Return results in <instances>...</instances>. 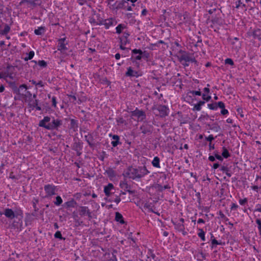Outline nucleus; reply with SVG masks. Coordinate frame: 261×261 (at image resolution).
Masks as SVG:
<instances>
[{
	"label": "nucleus",
	"mask_w": 261,
	"mask_h": 261,
	"mask_svg": "<svg viewBox=\"0 0 261 261\" xmlns=\"http://www.w3.org/2000/svg\"><path fill=\"white\" fill-rule=\"evenodd\" d=\"M149 173L150 172L147 169L146 166H140L138 168L129 167L124 172L123 175L125 177L137 179L144 177Z\"/></svg>",
	"instance_id": "1"
},
{
	"label": "nucleus",
	"mask_w": 261,
	"mask_h": 261,
	"mask_svg": "<svg viewBox=\"0 0 261 261\" xmlns=\"http://www.w3.org/2000/svg\"><path fill=\"white\" fill-rule=\"evenodd\" d=\"M40 127H44L47 130H58L62 125V120L55 118L53 116H44L39 122Z\"/></svg>",
	"instance_id": "2"
},
{
	"label": "nucleus",
	"mask_w": 261,
	"mask_h": 261,
	"mask_svg": "<svg viewBox=\"0 0 261 261\" xmlns=\"http://www.w3.org/2000/svg\"><path fill=\"white\" fill-rule=\"evenodd\" d=\"M68 41L66 39V37L59 38L57 40V50L60 52L63 57L67 55L66 51L68 50Z\"/></svg>",
	"instance_id": "3"
},
{
	"label": "nucleus",
	"mask_w": 261,
	"mask_h": 261,
	"mask_svg": "<svg viewBox=\"0 0 261 261\" xmlns=\"http://www.w3.org/2000/svg\"><path fill=\"white\" fill-rule=\"evenodd\" d=\"M44 190L45 194L44 198H50L57 194L58 187L53 184H48L44 185Z\"/></svg>",
	"instance_id": "4"
},
{
	"label": "nucleus",
	"mask_w": 261,
	"mask_h": 261,
	"mask_svg": "<svg viewBox=\"0 0 261 261\" xmlns=\"http://www.w3.org/2000/svg\"><path fill=\"white\" fill-rule=\"evenodd\" d=\"M0 215H4L7 218L13 219L18 216L22 217L23 212L21 210H18L14 212L12 209L6 208L4 209V212H0Z\"/></svg>",
	"instance_id": "5"
},
{
	"label": "nucleus",
	"mask_w": 261,
	"mask_h": 261,
	"mask_svg": "<svg viewBox=\"0 0 261 261\" xmlns=\"http://www.w3.org/2000/svg\"><path fill=\"white\" fill-rule=\"evenodd\" d=\"M130 114L132 118L138 122L144 121L146 117L145 112L137 108L134 111H131Z\"/></svg>",
	"instance_id": "6"
},
{
	"label": "nucleus",
	"mask_w": 261,
	"mask_h": 261,
	"mask_svg": "<svg viewBox=\"0 0 261 261\" xmlns=\"http://www.w3.org/2000/svg\"><path fill=\"white\" fill-rule=\"evenodd\" d=\"M36 95L34 94L33 98L27 100L28 106L32 110L36 109V110L40 111L41 110V108L38 105V100L36 99Z\"/></svg>",
	"instance_id": "7"
},
{
	"label": "nucleus",
	"mask_w": 261,
	"mask_h": 261,
	"mask_svg": "<svg viewBox=\"0 0 261 261\" xmlns=\"http://www.w3.org/2000/svg\"><path fill=\"white\" fill-rule=\"evenodd\" d=\"M79 212L81 216H87L88 217L89 220H91L92 218V212L89 209L88 206H80L79 207Z\"/></svg>",
	"instance_id": "8"
},
{
	"label": "nucleus",
	"mask_w": 261,
	"mask_h": 261,
	"mask_svg": "<svg viewBox=\"0 0 261 261\" xmlns=\"http://www.w3.org/2000/svg\"><path fill=\"white\" fill-rule=\"evenodd\" d=\"M14 69L12 66L8 65L5 72L3 73L0 72V79L9 77L10 79H13L14 75L11 71Z\"/></svg>",
	"instance_id": "9"
},
{
	"label": "nucleus",
	"mask_w": 261,
	"mask_h": 261,
	"mask_svg": "<svg viewBox=\"0 0 261 261\" xmlns=\"http://www.w3.org/2000/svg\"><path fill=\"white\" fill-rule=\"evenodd\" d=\"M140 129L143 135L151 134L152 130V126L147 123H144L140 127Z\"/></svg>",
	"instance_id": "10"
},
{
	"label": "nucleus",
	"mask_w": 261,
	"mask_h": 261,
	"mask_svg": "<svg viewBox=\"0 0 261 261\" xmlns=\"http://www.w3.org/2000/svg\"><path fill=\"white\" fill-rule=\"evenodd\" d=\"M126 4H127V3L124 0L116 1L112 6V9L119 10L121 9H125Z\"/></svg>",
	"instance_id": "11"
},
{
	"label": "nucleus",
	"mask_w": 261,
	"mask_h": 261,
	"mask_svg": "<svg viewBox=\"0 0 261 261\" xmlns=\"http://www.w3.org/2000/svg\"><path fill=\"white\" fill-rule=\"evenodd\" d=\"M125 75L129 77H138L142 75V74L138 71L134 70L131 67L127 68Z\"/></svg>",
	"instance_id": "12"
},
{
	"label": "nucleus",
	"mask_w": 261,
	"mask_h": 261,
	"mask_svg": "<svg viewBox=\"0 0 261 261\" xmlns=\"http://www.w3.org/2000/svg\"><path fill=\"white\" fill-rule=\"evenodd\" d=\"M207 107L210 110H217L218 107L221 109L225 108V104L222 101H219L218 102L208 103L207 104Z\"/></svg>",
	"instance_id": "13"
},
{
	"label": "nucleus",
	"mask_w": 261,
	"mask_h": 261,
	"mask_svg": "<svg viewBox=\"0 0 261 261\" xmlns=\"http://www.w3.org/2000/svg\"><path fill=\"white\" fill-rule=\"evenodd\" d=\"M85 141L87 142L91 148H93L95 146L94 142V138L92 133H88L87 135L84 136Z\"/></svg>",
	"instance_id": "14"
},
{
	"label": "nucleus",
	"mask_w": 261,
	"mask_h": 261,
	"mask_svg": "<svg viewBox=\"0 0 261 261\" xmlns=\"http://www.w3.org/2000/svg\"><path fill=\"white\" fill-rule=\"evenodd\" d=\"M70 124L69 125V128L73 132H76L78 130L79 128V122L78 120L74 119H70Z\"/></svg>",
	"instance_id": "15"
},
{
	"label": "nucleus",
	"mask_w": 261,
	"mask_h": 261,
	"mask_svg": "<svg viewBox=\"0 0 261 261\" xmlns=\"http://www.w3.org/2000/svg\"><path fill=\"white\" fill-rule=\"evenodd\" d=\"M132 58L135 60H140L142 58L143 52L140 49H134L132 50Z\"/></svg>",
	"instance_id": "16"
},
{
	"label": "nucleus",
	"mask_w": 261,
	"mask_h": 261,
	"mask_svg": "<svg viewBox=\"0 0 261 261\" xmlns=\"http://www.w3.org/2000/svg\"><path fill=\"white\" fill-rule=\"evenodd\" d=\"M158 110L160 112L161 117H165L168 115L169 110L166 106H160L158 108Z\"/></svg>",
	"instance_id": "17"
},
{
	"label": "nucleus",
	"mask_w": 261,
	"mask_h": 261,
	"mask_svg": "<svg viewBox=\"0 0 261 261\" xmlns=\"http://www.w3.org/2000/svg\"><path fill=\"white\" fill-rule=\"evenodd\" d=\"M11 30L10 26L8 24H5L4 29L0 31V35L5 36L6 38L8 40L10 39V36L8 35V34Z\"/></svg>",
	"instance_id": "18"
},
{
	"label": "nucleus",
	"mask_w": 261,
	"mask_h": 261,
	"mask_svg": "<svg viewBox=\"0 0 261 261\" xmlns=\"http://www.w3.org/2000/svg\"><path fill=\"white\" fill-rule=\"evenodd\" d=\"M109 136L112 138L114 140L111 142L112 145L115 147L119 144H121V143L120 142V137L117 135H113L112 134H110Z\"/></svg>",
	"instance_id": "19"
},
{
	"label": "nucleus",
	"mask_w": 261,
	"mask_h": 261,
	"mask_svg": "<svg viewBox=\"0 0 261 261\" xmlns=\"http://www.w3.org/2000/svg\"><path fill=\"white\" fill-rule=\"evenodd\" d=\"M117 23V21L113 18L105 19L103 24L106 29H109L111 26L115 25Z\"/></svg>",
	"instance_id": "20"
},
{
	"label": "nucleus",
	"mask_w": 261,
	"mask_h": 261,
	"mask_svg": "<svg viewBox=\"0 0 261 261\" xmlns=\"http://www.w3.org/2000/svg\"><path fill=\"white\" fill-rule=\"evenodd\" d=\"M173 223L175 226V228L179 231L181 232L183 235L185 236L187 234V232L185 231L184 224L180 223L177 222Z\"/></svg>",
	"instance_id": "21"
},
{
	"label": "nucleus",
	"mask_w": 261,
	"mask_h": 261,
	"mask_svg": "<svg viewBox=\"0 0 261 261\" xmlns=\"http://www.w3.org/2000/svg\"><path fill=\"white\" fill-rule=\"evenodd\" d=\"M119 186L121 189L126 192H128L130 194H132L133 193V192L130 190V186L129 185L125 180L120 181Z\"/></svg>",
	"instance_id": "22"
},
{
	"label": "nucleus",
	"mask_w": 261,
	"mask_h": 261,
	"mask_svg": "<svg viewBox=\"0 0 261 261\" xmlns=\"http://www.w3.org/2000/svg\"><path fill=\"white\" fill-rule=\"evenodd\" d=\"M114 189V185L112 183H109L108 185L105 186L103 191L105 195L108 197L111 195V191Z\"/></svg>",
	"instance_id": "23"
},
{
	"label": "nucleus",
	"mask_w": 261,
	"mask_h": 261,
	"mask_svg": "<svg viewBox=\"0 0 261 261\" xmlns=\"http://www.w3.org/2000/svg\"><path fill=\"white\" fill-rule=\"evenodd\" d=\"M29 5L31 7L35 8L38 6H40L41 4V0H28L25 2Z\"/></svg>",
	"instance_id": "24"
},
{
	"label": "nucleus",
	"mask_w": 261,
	"mask_h": 261,
	"mask_svg": "<svg viewBox=\"0 0 261 261\" xmlns=\"http://www.w3.org/2000/svg\"><path fill=\"white\" fill-rule=\"evenodd\" d=\"M115 220L121 224H124L125 223L122 215L119 212L115 213Z\"/></svg>",
	"instance_id": "25"
},
{
	"label": "nucleus",
	"mask_w": 261,
	"mask_h": 261,
	"mask_svg": "<svg viewBox=\"0 0 261 261\" xmlns=\"http://www.w3.org/2000/svg\"><path fill=\"white\" fill-rule=\"evenodd\" d=\"M28 88L25 85H21L19 86V90L24 89L25 92V96L26 97L27 100H29V99L33 98V96L31 93L30 91H27Z\"/></svg>",
	"instance_id": "26"
},
{
	"label": "nucleus",
	"mask_w": 261,
	"mask_h": 261,
	"mask_svg": "<svg viewBox=\"0 0 261 261\" xmlns=\"http://www.w3.org/2000/svg\"><path fill=\"white\" fill-rule=\"evenodd\" d=\"M253 37L255 39L261 41V30L259 29H254L252 32Z\"/></svg>",
	"instance_id": "27"
},
{
	"label": "nucleus",
	"mask_w": 261,
	"mask_h": 261,
	"mask_svg": "<svg viewBox=\"0 0 261 261\" xmlns=\"http://www.w3.org/2000/svg\"><path fill=\"white\" fill-rule=\"evenodd\" d=\"M46 32V28L45 27L41 26L38 27L37 29L34 30V33L36 35H42L44 34Z\"/></svg>",
	"instance_id": "28"
},
{
	"label": "nucleus",
	"mask_w": 261,
	"mask_h": 261,
	"mask_svg": "<svg viewBox=\"0 0 261 261\" xmlns=\"http://www.w3.org/2000/svg\"><path fill=\"white\" fill-rule=\"evenodd\" d=\"M182 52H183V54L181 55L179 58V61L180 62H181L182 61H184L186 62H189L190 56H189V54H188L185 51H182Z\"/></svg>",
	"instance_id": "29"
},
{
	"label": "nucleus",
	"mask_w": 261,
	"mask_h": 261,
	"mask_svg": "<svg viewBox=\"0 0 261 261\" xmlns=\"http://www.w3.org/2000/svg\"><path fill=\"white\" fill-rule=\"evenodd\" d=\"M151 164L154 167L160 168V159L158 156L154 157L151 162Z\"/></svg>",
	"instance_id": "30"
},
{
	"label": "nucleus",
	"mask_w": 261,
	"mask_h": 261,
	"mask_svg": "<svg viewBox=\"0 0 261 261\" xmlns=\"http://www.w3.org/2000/svg\"><path fill=\"white\" fill-rule=\"evenodd\" d=\"M204 104V101L200 100L197 103L194 105L193 110L196 111H200L201 110V107Z\"/></svg>",
	"instance_id": "31"
},
{
	"label": "nucleus",
	"mask_w": 261,
	"mask_h": 261,
	"mask_svg": "<svg viewBox=\"0 0 261 261\" xmlns=\"http://www.w3.org/2000/svg\"><path fill=\"white\" fill-rule=\"evenodd\" d=\"M67 96L69 98V100L74 104H76V103L81 104L82 102L80 99L77 101L76 97L74 95L68 94Z\"/></svg>",
	"instance_id": "32"
},
{
	"label": "nucleus",
	"mask_w": 261,
	"mask_h": 261,
	"mask_svg": "<svg viewBox=\"0 0 261 261\" xmlns=\"http://www.w3.org/2000/svg\"><path fill=\"white\" fill-rule=\"evenodd\" d=\"M126 28V25L124 24H119L116 28V32L118 34H120L122 33V31Z\"/></svg>",
	"instance_id": "33"
},
{
	"label": "nucleus",
	"mask_w": 261,
	"mask_h": 261,
	"mask_svg": "<svg viewBox=\"0 0 261 261\" xmlns=\"http://www.w3.org/2000/svg\"><path fill=\"white\" fill-rule=\"evenodd\" d=\"M198 232L197 233L198 236L201 239V241H205V232L202 228H198Z\"/></svg>",
	"instance_id": "34"
},
{
	"label": "nucleus",
	"mask_w": 261,
	"mask_h": 261,
	"mask_svg": "<svg viewBox=\"0 0 261 261\" xmlns=\"http://www.w3.org/2000/svg\"><path fill=\"white\" fill-rule=\"evenodd\" d=\"M220 170L223 172L225 173L227 176L230 177L231 176V174L230 173L229 168L227 167L224 166H222L221 167Z\"/></svg>",
	"instance_id": "35"
},
{
	"label": "nucleus",
	"mask_w": 261,
	"mask_h": 261,
	"mask_svg": "<svg viewBox=\"0 0 261 261\" xmlns=\"http://www.w3.org/2000/svg\"><path fill=\"white\" fill-rule=\"evenodd\" d=\"M63 202V200L61 196H57L56 197L55 201H54L55 205L60 206Z\"/></svg>",
	"instance_id": "36"
},
{
	"label": "nucleus",
	"mask_w": 261,
	"mask_h": 261,
	"mask_svg": "<svg viewBox=\"0 0 261 261\" xmlns=\"http://www.w3.org/2000/svg\"><path fill=\"white\" fill-rule=\"evenodd\" d=\"M222 150V155L223 158L227 159L230 156V153L226 147H223Z\"/></svg>",
	"instance_id": "37"
},
{
	"label": "nucleus",
	"mask_w": 261,
	"mask_h": 261,
	"mask_svg": "<svg viewBox=\"0 0 261 261\" xmlns=\"http://www.w3.org/2000/svg\"><path fill=\"white\" fill-rule=\"evenodd\" d=\"M27 56L25 57V58H24V60L25 61H27L28 60H31L32 59H33V58L34 57V55H35V53L34 51L32 50V51H30L29 54H27Z\"/></svg>",
	"instance_id": "38"
},
{
	"label": "nucleus",
	"mask_w": 261,
	"mask_h": 261,
	"mask_svg": "<svg viewBox=\"0 0 261 261\" xmlns=\"http://www.w3.org/2000/svg\"><path fill=\"white\" fill-rule=\"evenodd\" d=\"M106 172L108 174V176L110 178H113V177H115V176H116L115 172L112 169H108V170H107Z\"/></svg>",
	"instance_id": "39"
},
{
	"label": "nucleus",
	"mask_w": 261,
	"mask_h": 261,
	"mask_svg": "<svg viewBox=\"0 0 261 261\" xmlns=\"http://www.w3.org/2000/svg\"><path fill=\"white\" fill-rule=\"evenodd\" d=\"M116 122H117L118 125L126 124V121L122 117H119L116 118Z\"/></svg>",
	"instance_id": "40"
},
{
	"label": "nucleus",
	"mask_w": 261,
	"mask_h": 261,
	"mask_svg": "<svg viewBox=\"0 0 261 261\" xmlns=\"http://www.w3.org/2000/svg\"><path fill=\"white\" fill-rule=\"evenodd\" d=\"M76 202L74 199H72L71 200L68 201L65 203L66 205L68 207H73L74 206Z\"/></svg>",
	"instance_id": "41"
},
{
	"label": "nucleus",
	"mask_w": 261,
	"mask_h": 261,
	"mask_svg": "<svg viewBox=\"0 0 261 261\" xmlns=\"http://www.w3.org/2000/svg\"><path fill=\"white\" fill-rule=\"evenodd\" d=\"M143 208L145 210H148L150 212H153V211L152 209L151 203H149L148 202L145 203L143 205Z\"/></svg>",
	"instance_id": "42"
},
{
	"label": "nucleus",
	"mask_w": 261,
	"mask_h": 261,
	"mask_svg": "<svg viewBox=\"0 0 261 261\" xmlns=\"http://www.w3.org/2000/svg\"><path fill=\"white\" fill-rule=\"evenodd\" d=\"M54 237L55 238L59 239L60 240H65V239L63 238L62 236L61 232L60 231H57L54 234Z\"/></svg>",
	"instance_id": "43"
},
{
	"label": "nucleus",
	"mask_w": 261,
	"mask_h": 261,
	"mask_svg": "<svg viewBox=\"0 0 261 261\" xmlns=\"http://www.w3.org/2000/svg\"><path fill=\"white\" fill-rule=\"evenodd\" d=\"M202 97L203 101H208L211 99V96L209 95H206L205 93H203L202 95Z\"/></svg>",
	"instance_id": "44"
},
{
	"label": "nucleus",
	"mask_w": 261,
	"mask_h": 261,
	"mask_svg": "<svg viewBox=\"0 0 261 261\" xmlns=\"http://www.w3.org/2000/svg\"><path fill=\"white\" fill-rule=\"evenodd\" d=\"M212 248H213L215 245H222V243L221 242H219L216 239H214L212 240Z\"/></svg>",
	"instance_id": "45"
},
{
	"label": "nucleus",
	"mask_w": 261,
	"mask_h": 261,
	"mask_svg": "<svg viewBox=\"0 0 261 261\" xmlns=\"http://www.w3.org/2000/svg\"><path fill=\"white\" fill-rule=\"evenodd\" d=\"M225 63L226 64H228L231 66H233L234 65V62L233 60L230 58H227L225 60Z\"/></svg>",
	"instance_id": "46"
},
{
	"label": "nucleus",
	"mask_w": 261,
	"mask_h": 261,
	"mask_svg": "<svg viewBox=\"0 0 261 261\" xmlns=\"http://www.w3.org/2000/svg\"><path fill=\"white\" fill-rule=\"evenodd\" d=\"M51 102H52V107H53L54 108H57V98L55 96H53L51 97Z\"/></svg>",
	"instance_id": "47"
},
{
	"label": "nucleus",
	"mask_w": 261,
	"mask_h": 261,
	"mask_svg": "<svg viewBox=\"0 0 261 261\" xmlns=\"http://www.w3.org/2000/svg\"><path fill=\"white\" fill-rule=\"evenodd\" d=\"M38 64L41 67H46L47 66V63L44 60L39 61Z\"/></svg>",
	"instance_id": "48"
},
{
	"label": "nucleus",
	"mask_w": 261,
	"mask_h": 261,
	"mask_svg": "<svg viewBox=\"0 0 261 261\" xmlns=\"http://www.w3.org/2000/svg\"><path fill=\"white\" fill-rule=\"evenodd\" d=\"M120 44L123 45L124 46L126 45L127 43H128V39L127 38H120Z\"/></svg>",
	"instance_id": "49"
},
{
	"label": "nucleus",
	"mask_w": 261,
	"mask_h": 261,
	"mask_svg": "<svg viewBox=\"0 0 261 261\" xmlns=\"http://www.w3.org/2000/svg\"><path fill=\"white\" fill-rule=\"evenodd\" d=\"M189 93H191L193 95H198V96L201 95V93L199 90V91H195V90L190 91Z\"/></svg>",
	"instance_id": "50"
},
{
	"label": "nucleus",
	"mask_w": 261,
	"mask_h": 261,
	"mask_svg": "<svg viewBox=\"0 0 261 261\" xmlns=\"http://www.w3.org/2000/svg\"><path fill=\"white\" fill-rule=\"evenodd\" d=\"M90 1L91 0H77V3L80 5L83 6L87 4V3Z\"/></svg>",
	"instance_id": "51"
},
{
	"label": "nucleus",
	"mask_w": 261,
	"mask_h": 261,
	"mask_svg": "<svg viewBox=\"0 0 261 261\" xmlns=\"http://www.w3.org/2000/svg\"><path fill=\"white\" fill-rule=\"evenodd\" d=\"M247 202V199L246 198H245L243 199H240L239 200V203L240 204L243 205L245 204Z\"/></svg>",
	"instance_id": "52"
},
{
	"label": "nucleus",
	"mask_w": 261,
	"mask_h": 261,
	"mask_svg": "<svg viewBox=\"0 0 261 261\" xmlns=\"http://www.w3.org/2000/svg\"><path fill=\"white\" fill-rule=\"evenodd\" d=\"M214 137H213V136L212 135H209L207 137H206L205 138V140L207 141H209L210 143H211V142L214 140Z\"/></svg>",
	"instance_id": "53"
},
{
	"label": "nucleus",
	"mask_w": 261,
	"mask_h": 261,
	"mask_svg": "<svg viewBox=\"0 0 261 261\" xmlns=\"http://www.w3.org/2000/svg\"><path fill=\"white\" fill-rule=\"evenodd\" d=\"M254 211L261 212V205L259 204H256L255 206V208Z\"/></svg>",
	"instance_id": "54"
},
{
	"label": "nucleus",
	"mask_w": 261,
	"mask_h": 261,
	"mask_svg": "<svg viewBox=\"0 0 261 261\" xmlns=\"http://www.w3.org/2000/svg\"><path fill=\"white\" fill-rule=\"evenodd\" d=\"M238 207H239V206L237 204L233 203L231 204L230 209L232 211L236 210Z\"/></svg>",
	"instance_id": "55"
},
{
	"label": "nucleus",
	"mask_w": 261,
	"mask_h": 261,
	"mask_svg": "<svg viewBox=\"0 0 261 261\" xmlns=\"http://www.w3.org/2000/svg\"><path fill=\"white\" fill-rule=\"evenodd\" d=\"M242 4V2H241V0L237 1V2H236V8H239V7H241Z\"/></svg>",
	"instance_id": "56"
},
{
	"label": "nucleus",
	"mask_w": 261,
	"mask_h": 261,
	"mask_svg": "<svg viewBox=\"0 0 261 261\" xmlns=\"http://www.w3.org/2000/svg\"><path fill=\"white\" fill-rule=\"evenodd\" d=\"M221 114L223 115H225L228 114V111L224 108L222 109V110L221 111Z\"/></svg>",
	"instance_id": "57"
},
{
	"label": "nucleus",
	"mask_w": 261,
	"mask_h": 261,
	"mask_svg": "<svg viewBox=\"0 0 261 261\" xmlns=\"http://www.w3.org/2000/svg\"><path fill=\"white\" fill-rule=\"evenodd\" d=\"M215 158H216L217 159L220 161H222L223 160V157L217 153L215 154Z\"/></svg>",
	"instance_id": "58"
},
{
	"label": "nucleus",
	"mask_w": 261,
	"mask_h": 261,
	"mask_svg": "<svg viewBox=\"0 0 261 261\" xmlns=\"http://www.w3.org/2000/svg\"><path fill=\"white\" fill-rule=\"evenodd\" d=\"M218 215L219 216V217L222 219V220L225 218L226 216L223 214V213L222 211H219L218 213Z\"/></svg>",
	"instance_id": "59"
},
{
	"label": "nucleus",
	"mask_w": 261,
	"mask_h": 261,
	"mask_svg": "<svg viewBox=\"0 0 261 261\" xmlns=\"http://www.w3.org/2000/svg\"><path fill=\"white\" fill-rule=\"evenodd\" d=\"M44 86V85L43 83L42 82V81H40L38 82H37L36 86H38V87H43Z\"/></svg>",
	"instance_id": "60"
},
{
	"label": "nucleus",
	"mask_w": 261,
	"mask_h": 261,
	"mask_svg": "<svg viewBox=\"0 0 261 261\" xmlns=\"http://www.w3.org/2000/svg\"><path fill=\"white\" fill-rule=\"evenodd\" d=\"M117 204H118L121 201V198L120 196H117L116 198L113 200Z\"/></svg>",
	"instance_id": "61"
},
{
	"label": "nucleus",
	"mask_w": 261,
	"mask_h": 261,
	"mask_svg": "<svg viewBox=\"0 0 261 261\" xmlns=\"http://www.w3.org/2000/svg\"><path fill=\"white\" fill-rule=\"evenodd\" d=\"M200 45H202V39L200 38H199V39L196 43V46H200Z\"/></svg>",
	"instance_id": "62"
},
{
	"label": "nucleus",
	"mask_w": 261,
	"mask_h": 261,
	"mask_svg": "<svg viewBox=\"0 0 261 261\" xmlns=\"http://www.w3.org/2000/svg\"><path fill=\"white\" fill-rule=\"evenodd\" d=\"M5 86L3 84L0 83V93H2L5 90Z\"/></svg>",
	"instance_id": "63"
},
{
	"label": "nucleus",
	"mask_w": 261,
	"mask_h": 261,
	"mask_svg": "<svg viewBox=\"0 0 261 261\" xmlns=\"http://www.w3.org/2000/svg\"><path fill=\"white\" fill-rule=\"evenodd\" d=\"M203 92H204V93L208 94L210 92V88L208 87H205L203 89Z\"/></svg>",
	"instance_id": "64"
}]
</instances>
